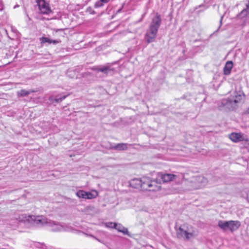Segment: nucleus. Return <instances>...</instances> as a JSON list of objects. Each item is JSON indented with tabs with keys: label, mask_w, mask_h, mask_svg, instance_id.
<instances>
[{
	"label": "nucleus",
	"mask_w": 249,
	"mask_h": 249,
	"mask_svg": "<svg viewBox=\"0 0 249 249\" xmlns=\"http://www.w3.org/2000/svg\"><path fill=\"white\" fill-rule=\"evenodd\" d=\"M161 23L160 16L157 13L152 19L149 27L146 30L145 38L148 43L155 41Z\"/></svg>",
	"instance_id": "nucleus-1"
},
{
	"label": "nucleus",
	"mask_w": 249,
	"mask_h": 249,
	"mask_svg": "<svg viewBox=\"0 0 249 249\" xmlns=\"http://www.w3.org/2000/svg\"><path fill=\"white\" fill-rule=\"evenodd\" d=\"M176 234L178 238L189 241L195 238L197 235V232L191 225L183 224L176 229Z\"/></svg>",
	"instance_id": "nucleus-2"
},
{
	"label": "nucleus",
	"mask_w": 249,
	"mask_h": 249,
	"mask_svg": "<svg viewBox=\"0 0 249 249\" xmlns=\"http://www.w3.org/2000/svg\"><path fill=\"white\" fill-rule=\"evenodd\" d=\"M244 94L242 91L234 92L231 97L223 99L221 101V105L226 109L233 110L238 106V104L242 100Z\"/></svg>",
	"instance_id": "nucleus-3"
},
{
	"label": "nucleus",
	"mask_w": 249,
	"mask_h": 249,
	"mask_svg": "<svg viewBox=\"0 0 249 249\" xmlns=\"http://www.w3.org/2000/svg\"><path fill=\"white\" fill-rule=\"evenodd\" d=\"M208 183L206 178L202 176L193 177L185 181L188 190L199 189L205 186Z\"/></svg>",
	"instance_id": "nucleus-4"
},
{
	"label": "nucleus",
	"mask_w": 249,
	"mask_h": 249,
	"mask_svg": "<svg viewBox=\"0 0 249 249\" xmlns=\"http://www.w3.org/2000/svg\"><path fill=\"white\" fill-rule=\"evenodd\" d=\"M160 180L159 182L157 180H151L149 178H142L141 189L149 191H155L160 189Z\"/></svg>",
	"instance_id": "nucleus-5"
},
{
	"label": "nucleus",
	"mask_w": 249,
	"mask_h": 249,
	"mask_svg": "<svg viewBox=\"0 0 249 249\" xmlns=\"http://www.w3.org/2000/svg\"><path fill=\"white\" fill-rule=\"evenodd\" d=\"M240 225V222L238 221L219 220L218 222V226L223 231L230 230L231 232L236 231Z\"/></svg>",
	"instance_id": "nucleus-6"
},
{
	"label": "nucleus",
	"mask_w": 249,
	"mask_h": 249,
	"mask_svg": "<svg viewBox=\"0 0 249 249\" xmlns=\"http://www.w3.org/2000/svg\"><path fill=\"white\" fill-rule=\"evenodd\" d=\"M28 220L39 226H48L50 220L43 215H29Z\"/></svg>",
	"instance_id": "nucleus-7"
},
{
	"label": "nucleus",
	"mask_w": 249,
	"mask_h": 249,
	"mask_svg": "<svg viewBox=\"0 0 249 249\" xmlns=\"http://www.w3.org/2000/svg\"><path fill=\"white\" fill-rule=\"evenodd\" d=\"M36 3L40 13L49 14L52 12L49 3L45 0H36Z\"/></svg>",
	"instance_id": "nucleus-8"
},
{
	"label": "nucleus",
	"mask_w": 249,
	"mask_h": 249,
	"mask_svg": "<svg viewBox=\"0 0 249 249\" xmlns=\"http://www.w3.org/2000/svg\"><path fill=\"white\" fill-rule=\"evenodd\" d=\"M48 226L50 227L51 230L53 231H61L65 230L64 226L61 224L51 220H49Z\"/></svg>",
	"instance_id": "nucleus-9"
},
{
	"label": "nucleus",
	"mask_w": 249,
	"mask_h": 249,
	"mask_svg": "<svg viewBox=\"0 0 249 249\" xmlns=\"http://www.w3.org/2000/svg\"><path fill=\"white\" fill-rule=\"evenodd\" d=\"M161 181L163 182H167L176 180L177 176L171 174H160L159 175Z\"/></svg>",
	"instance_id": "nucleus-10"
},
{
	"label": "nucleus",
	"mask_w": 249,
	"mask_h": 249,
	"mask_svg": "<svg viewBox=\"0 0 249 249\" xmlns=\"http://www.w3.org/2000/svg\"><path fill=\"white\" fill-rule=\"evenodd\" d=\"M110 225H113L114 228L116 229L118 231L123 233L124 234L128 235V231L127 229L124 227L120 224H117L116 223H110Z\"/></svg>",
	"instance_id": "nucleus-11"
},
{
	"label": "nucleus",
	"mask_w": 249,
	"mask_h": 249,
	"mask_svg": "<svg viewBox=\"0 0 249 249\" xmlns=\"http://www.w3.org/2000/svg\"><path fill=\"white\" fill-rule=\"evenodd\" d=\"M129 185L134 188L141 189L142 178L131 179L129 181Z\"/></svg>",
	"instance_id": "nucleus-12"
},
{
	"label": "nucleus",
	"mask_w": 249,
	"mask_h": 249,
	"mask_svg": "<svg viewBox=\"0 0 249 249\" xmlns=\"http://www.w3.org/2000/svg\"><path fill=\"white\" fill-rule=\"evenodd\" d=\"M229 138L234 142L243 141V136L241 133H232L229 135Z\"/></svg>",
	"instance_id": "nucleus-13"
},
{
	"label": "nucleus",
	"mask_w": 249,
	"mask_h": 249,
	"mask_svg": "<svg viewBox=\"0 0 249 249\" xmlns=\"http://www.w3.org/2000/svg\"><path fill=\"white\" fill-rule=\"evenodd\" d=\"M233 65V63L231 61H229L226 63L223 68L224 74L225 75H228L231 73Z\"/></svg>",
	"instance_id": "nucleus-14"
},
{
	"label": "nucleus",
	"mask_w": 249,
	"mask_h": 249,
	"mask_svg": "<svg viewBox=\"0 0 249 249\" xmlns=\"http://www.w3.org/2000/svg\"><path fill=\"white\" fill-rule=\"evenodd\" d=\"M246 17L249 18V8L246 6V8L237 15V18L241 19Z\"/></svg>",
	"instance_id": "nucleus-15"
},
{
	"label": "nucleus",
	"mask_w": 249,
	"mask_h": 249,
	"mask_svg": "<svg viewBox=\"0 0 249 249\" xmlns=\"http://www.w3.org/2000/svg\"><path fill=\"white\" fill-rule=\"evenodd\" d=\"M40 41L41 43H48L49 44L53 43L54 44H56L60 42L59 40L51 39L46 37H41L40 38Z\"/></svg>",
	"instance_id": "nucleus-16"
},
{
	"label": "nucleus",
	"mask_w": 249,
	"mask_h": 249,
	"mask_svg": "<svg viewBox=\"0 0 249 249\" xmlns=\"http://www.w3.org/2000/svg\"><path fill=\"white\" fill-rule=\"evenodd\" d=\"M34 90H26L25 89H21L17 92V95L18 97H24L28 95L31 93L35 92Z\"/></svg>",
	"instance_id": "nucleus-17"
},
{
	"label": "nucleus",
	"mask_w": 249,
	"mask_h": 249,
	"mask_svg": "<svg viewBox=\"0 0 249 249\" xmlns=\"http://www.w3.org/2000/svg\"><path fill=\"white\" fill-rule=\"evenodd\" d=\"M112 149L118 150H124L127 149V144L126 143H118L111 147Z\"/></svg>",
	"instance_id": "nucleus-18"
},
{
	"label": "nucleus",
	"mask_w": 249,
	"mask_h": 249,
	"mask_svg": "<svg viewBox=\"0 0 249 249\" xmlns=\"http://www.w3.org/2000/svg\"><path fill=\"white\" fill-rule=\"evenodd\" d=\"M113 69L111 68L109 66H105L102 68H99L97 69V71H98L102 72L104 73L107 74L109 72L112 71Z\"/></svg>",
	"instance_id": "nucleus-19"
},
{
	"label": "nucleus",
	"mask_w": 249,
	"mask_h": 249,
	"mask_svg": "<svg viewBox=\"0 0 249 249\" xmlns=\"http://www.w3.org/2000/svg\"><path fill=\"white\" fill-rule=\"evenodd\" d=\"M87 193L83 190H79L76 193V196L79 198L86 199Z\"/></svg>",
	"instance_id": "nucleus-20"
},
{
	"label": "nucleus",
	"mask_w": 249,
	"mask_h": 249,
	"mask_svg": "<svg viewBox=\"0 0 249 249\" xmlns=\"http://www.w3.org/2000/svg\"><path fill=\"white\" fill-rule=\"evenodd\" d=\"M98 196L97 191H94L93 193L90 192L87 193L86 199H92Z\"/></svg>",
	"instance_id": "nucleus-21"
},
{
	"label": "nucleus",
	"mask_w": 249,
	"mask_h": 249,
	"mask_svg": "<svg viewBox=\"0 0 249 249\" xmlns=\"http://www.w3.org/2000/svg\"><path fill=\"white\" fill-rule=\"evenodd\" d=\"M67 97V95H63V96H57L56 97L55 99V101L56 103H59L62 101L64 99H65Z\"/></svg>",
	"instance_id": "nucleus-22"
},
{
	"label": "nucleus",
	"mask_w": 249,
	"mask_h": 249,
	"mask_svg": "<svg viewBox=\"0 0 249 249\" xmlns=\"http://www.w3.org/2000/svg\"><path fill=\"white\" fill-rule=\"evenodd\" d=\"M104 4L102 1H101V0H99L98 1H97V2H95V3L94 4V7L95 8L101 7H103L104 6Z\"/></svg>",
	"instance_id": "nucleus-23"
},
{
	"label": "nucleus",
	"mask_w": 249,
	"mask_h": 249,
	"mask_svg": "<svg viewBox=\"0 0 249 249\" xmlns=\"http://www.w3.org/2000/svg\"><path fill=\"white\" fill-rule=\"evenodd\" d=\"M110 223V222H108L107 224V227H109V228H114V226L113 225H110L109 224Z\"/></svg>",
	"instance_id": "nucleus-24"
},
{
	"label": "nucleus",
	"mask_w": 249,
	"mask_h": 249,
	"mask_svg": "<svg viewBox=\"0 0 249 249\" xmlns=\"http://www.w3.org/2000/svg\"><path fill=\"white\" fill-rule=\"evenodd\" d=\"M3 9V5L2 4V3L0 2V11H2Z\"/></svg>",
	"instance_id": "nucleus-25"
},
{
	"label": "nucleus",
	"mask_w": 249,
	"mask_h": 249,
	"mask_svg": "<svg viewBox=\"0 0 249 249\" xmlns=\"http://www.w3.org/2000/svg\"><path fill=\"white\" fill-rule=\"evenodd\" d=\"M40 249H46L44 245H40Z\"/></svg>",
	"instance_id": "nucleus-26"
},
{
	"label": "nucleus",
	"mask_w": 249,
	"mask_h": 249,
	"mask_svg": "<svg viewBox=\"0 0 249 249\" xmlns=\"http://www.w3.org/2000/svg\"><path fill=\"white\" fill-rule=\"evenodd\" d=\"M245 113L247 114H249V107L247 108V109L245 111Z\"/></svg>",
	"instance_id": "nucleus-27"
},
{
	"label": "nucleus",
	"mask_w": 249,
	"mask_h": 249,
	"mask_svg": "<svg viewBox=\"0 0 249 249\" xmlns=\"http://www.w3.org/2000/svg\"><path fill=\"white\" fill-rule=\"evenodd\" d=\"M247 200L248 202H249V191L247 193Z\"/></svg>",
	"instance_id": "nucleus-28"
},
{
	"label": "nucleus",
	"mask_w": 249,
	"mask_h": 249,
	"mask_svg": "<svg viewBox=\"0 0 249 249\" xmlns=\"http://www.w3.org/2000/svg\"><path fill=\"white\" fill-rule=\"evenodd\" d=\"M95 239L97 241H98V242L103 243V242L101 240H100L99 239H98V238L96 237V238H95Z\"/></svg>",
	"instance_id": "nucleus-29"
},
{
	"label": "nucleus",
	"mask_w": 249,
	"mask_h": 249,
	"mask_svg": "<svg viewBox=\"0 0 249 249\" xmlns=\"http://www.w3.org/2000/svg\"><path fill=\"white\" fill-rule=\"evenodd\" d=\"M222 18H223V16H222L221 17V19H220V25H221L222 24ZM221 25L219 26V28L220 27Z\"/></svg>",
	"instance_id": "nucleus-30"
},
{
	"label": "nucleus",
	"mask_w": 249,
	"mask_h": 249,
	"mask_svg": "<svg viewBox=\"0 0 249 249\" xmlns=\"http://www.w3.org/2000/svg\"><path fill=\"white\" fill-rule=\"evenodd\" d=\"M89 236H90V237H91L92 238H93L94 239L96 238V237H95L94 235H93L92 234H89Z\"/></svg>",
	"instance_id": "nucleus-31"
},
{
	"label": "nucleus",
	"mask_w": 249,
	"mask_h": 249,
	"mask_svg": "<svg viewBox=\"0 0 249 249\" xmlns=\"http://www.w3.org/2000/svg\"><path fill=\"white\" fill-rule=\"evenodd\" d=\"M246 6L247 7V8H249V0L248 3L246 4Z\"/></svg>",
	"instance_id": "nucleus-32"
},
{
	"label": "nucleus",
	"mask_w": 249,
	"mask_h": 249,
	"mask_svg": "<svg viewBox=\"0 0 249 249\" xmlns=\"http://www.w3.org/2000/svg\"><path fill=\"white\" fill-rule=\"evenodd\" d=\"M95 13L94 11L92 12L91 14H94Z\"/></svg>",
	"instance_id": "nucleus-33"
},
{
	"label": "nucleus",
	"mask_w": 249,
	"mask_h": 249,
	"mask_svg": "<svg viewBox=\"0 0 249 249\" xmlns=\"http://www.w3.org/2000/svg\"><path fill=\"white\" fill-rule=\"evenodd\" d=\"M121 11V9H119L118 11V12H120Z\"/></svg>",
	"instance_id": "nucleus-34"
}]
</instances>
